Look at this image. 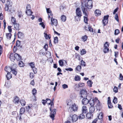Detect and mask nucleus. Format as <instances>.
Returning <instances> with one entry per match:
<instances>
[{
    "label": "nucleus",
    "instance_id": "nucleus-31",
    "mask_svg": "<svg viewBox=\"0 0 123 123\" xmlns=\"http://www.w3.org/2000/svg\"><path fill=\"white\" fill-rule=\"evenodd\" d=\"M25 111V108L23 107L21 108L20 110V113L21 114H23L24 113Z\"/></svg>",
    "mask_w": 123,
    "mask_h": 123
},
{
    "label": "nucleus",
    "instance_id": "nucleus-32",
    "mask_svg": "<svg viewBox=\"0 0 123 123\" xmlns=\"http://www.w3.org/2000/svg\"><path fill=\"white\" fill-rule=\"evenodd\" d=\"M87 83L88 85L90 86L91 87L92 86V85L93 84V82L91 80H89L87 81Z\"/></svg>",
    "mask_w": 123,
    "mask_h": 123
},
{
    "label": "nucleus",
    "instance_id": "nucleus-26",
    "mask_svg": "<svg viewBox=\"0 0 123 123\" xmlns=\"http://www.w3.org/2000/svg\"><path fill=\"white\" fill-rule=\"evenodd\" d=\"M98 102V103H97V104L96 105V108L97 110H98L99 111H100L101 108V106L100 104L99 103V102Z\"/></svg>",
    "mask_w": 123,
    "mask_h": 123
},
{
    "label": "nucleus",
    "instance_id": "nucleus-4",
    "mask_svg": "<svg viewBox=\"0 0 123 123\" xmlns=\"http://www.w3.org/2000/svg\"><path fill=\"white\" fill-rule=\"evenodd\" d=\"M16 65L14 64L12 67L11 70V72L15 75H16L17 74V71L16 69Z\"/></svg>",
    "mask_w": 123,
    "mask_h": 123
},
{
    "label": "nucleus",
    "instance_id": "nucleus-49",
    "mask_svg": "<svg viewBox=\"0 0 123 123\" xmlns=\"http://www.w3.org/2000/svg\"><path fill=\"white\" fill-rule=\"evenodd\" d=\"M103 22L104 25H105L107 23L108 21V20H102Z\"/></svg>",
    "mask_w": 123,
    "mask_h": 123
},
{
    "label": "nucleus",
    "instance_id": "nucleus-57",
    "mask_svg": "<svg viewBox=\"0 0 123 123\" xmlns=\"http://www.w3.org/2000/svg\"><path fill=\"white\" fill-rule=\"evenodd\" d=\"M32 69L34 73L35 74H36L37 72V68L34 67L33 68H32Z\"/></svg>",
    "mask_w": 123,
    "mask_h": 123
},
{
    "label": "nucleus",
    "instance_id": "nucleus-43",
    "mask_svg": "<svg viewBox=\"0 0 123 123\" xmlns=\"http://www.w3.org/2000/svg\"><path fill=\"white\" fill-rule=\"evenodd\" d=\"M113 102L115 104L117 103V98L116 97H114Z\"/></svg>",
    "mask_w": 123,
    "mask_h": 123
},
{
    "label": "nucleus",
    "instance_id": "nucleus-2",
    "mask_svg": "<svg viewBox=\"0 0 123 123\" xmlns=\"http://www.w3.org/2000/svg\"><path fill=\"white\" fill-rule=\"evenodd\" d=\"M99 100L97 98H95L94 99L91 98L89 101V103L91 106H93L96 102H98Z\"/></svg>",
    "mask_w": 123,
    "mask_h": 123
},
{
    "label": "nucleus",
    "instance_id": "nucleus-37",
    "mask_svg": "<svg viewBox=\"0 0 123 123\" xmlns=\"http://www.w3.org/2000/svg\"><path fill=\"white\" fill-rule=\"evenodd\" d=\"M109 44L108 43V42H106L104 44V48H107L109 47Z\"/></svg>",
    "mask_w": 123,
    "mask_h": 123
},
{
    "label": "nucleus",
    "instance_id": "nucleus-5",
    "mask_svg": "<svg viewBox=\"0 0 123 123\" xmlns=\"http://www.w3.org/2000/svg\"><path fill=\"white\" fill-rule=\"evenodd\" d=\"M51 25H53L56 26L57 24V19H54L53 17H51Z\"/></svg>",
    "mask_w": 123,
    "mask_h": 123
},
{
    "label": "nucleus",
    "instance_id": "nucleus-56",
    "mask_svg": "<svg viewBox=\"0 0 123 123\" xmlns=\"http://www.w3.org/2000/svg\"><path fill=\"white\" fill-rule=\"evenodd\" d=\"M22 114L20 113L19 115L17 116V118L19 119L20 120H21L22 119V118L21 117Z\"/></svg>",
    "mask_w": 123,
    "mask_h": 123
},
{
    "label": "nucleus",
    "instance_id": "nucleus-62",
    "mask_svg": "<svg viewBox=\"0 0 123 123\" xmlns=\"http://www.w3.org/2000/svg\"><path fill=\"white\" fill-rule=\"evenodd\" d=\"M62 87L64 89H65L68 87V86L66 84H64L62 85Z\"/></svg>",
    "mask_w": 123,
    "mask_h": 123
},
{
    "label": "nucleus",
    "instance_id": "nucleus-59",
    "mask_svg": "<svg viewBox=\"0 0 123 123\" xmlns=\"http://www.w3.org/2000/svg\"><path fill=\"white\" fill-rule=\"evenodd\" d=\"M109 17V16L108 15L105 16L104 17L103 20H108V18Z\"/></svg>",
    "mask_w": 123,
    "mask_h": 123
},
{
    "label": "nucleus",
    "instance_id": "nucleus-17",
    "mask_svg": "<svg viewBox=\"0 0 123 123\" xmlns=\"http://www.w3.org/2000/svg\"><path fill=\"white\" fill-rule=\"evenodd\" d=\"M86 116L88 119H90L92 117L93 115L92 113L89 112L86 114Z\"/></svg>",
    "mask_w": 123,
    "mask_h": 123
},
{
    "label": "nucleus",
    "instance_id": "nucleus-21",
    "mask_svg": "<svg viewBox=\"0 0 123 123\" xmlns=\"http://www.w3.org/2000/svg\"><path fill=\"white\" fill-rule=\"evenodd\" d=\"M11 23L13 25L16 23V19L13 17H12Z\"/></svg>",
    "mask_w": 123,
    "mask_h": 123
},
{
    "label": "nucleus",
    "instance_id": "nucleus-30",
    "mask_svg": "<svg viewBox=\"0 0 123 123\" xmlns=\"http://www.w3.org/2000/svg\"><path fill=\"white\" fill-rule=\"evenodd\" d=\"M20 103L22 106H24L25 105V102L24 100H20Z\"/></svg>",
    "mask_w": 123,
    "mask_h": 123
},
{
    "label": "nucleus",
    "instance_id": "nucleus-12",
    "mask_svg": "<svg viewBox=\"0 0 123 123\" xmlns=\"http://www.w3.org/2000/svg\"><path fill=\"white\" fill-rule=\"evenodd\" d=\"M14 57L15 59H16L17 60H19L21 59V56L16 53L14 54Z\"/></svg>",
    "mask_w": 123,
    "mask_h": 123
},
{
    "label": "nucleus",
    "instance_id": "nucleus-50",
    "mask_svg": "<svg viewBox=\"0 0 123 123\" xmlns=\"http://www.w3.org/2000/svg\"><path fill=\"white\" fill-rule=\"evenodd\" d=\"M58 38L57 37H56L54 38V43H56L58 42Z\"/></svg>",
    "mask_w": 123,
    "mask_h": 123
},
{
    "label": "nucleus",
    "instance_id": "nucleus-33",
    "mask_svg": "<svg viewBox=\"0 0 123 123\" xmlns=\"http://www.w3.org/2000/svg\"><path fill=\"white\" fill-rule=\"evenodd\" d=\"M66 17L64 15H62L61 17V19L62 21L65 22L66 20Z\"/></svg>",
    "mask_w": 123,
    "mask_h": 123
},
{
    "label": "nucleus",
    "instance_id": "nucleus-48",
    "mask_svg": "<svg viewBox=\"0 0 123 123\" xmlns=\"http://www.w3.org/2000/svg\"><path fill=\"white\" fill-rule=\"evenodd\" d=\"M32 93L35 96L36 95L37 91L35 89H34L32 91Z\"/></svg>",
    "mask_w": 123,
    "mask_h": 123
},
{
    "label": "nucleus",
    "instance_id": "nucleus-27",
    "mask_svg": "<svg viewBox=\"0 0 123 123\" xmlns=\"http://www.w3.org/2000/svg\"><path fill=\"white\" fill-rule=\"evenodd\" d=\"M88 37L86 35L82 36V40L84 42L86 41Z\"/></svg>",
    "mask_w": 123,
    "mask_h": 123
},
{
    "label": "nucleus",
    "instance_id": "nucleus-60",
    "mask_svg": "<svg viewBox=\"0 0 123 123\" xmlns=\"http://www.w3.org/2000/svg\"><path fill=\"white\" fill-rule=\"evenodd\" d=\"M84 21L87 24V19L86 17L85 16L84 17Z\"/></svg>",
    "mask_w": 123,
    "mask_h": 123
},
{
    "label": "nucleus",
    "instance_id": "nucleus-15",
    "mask_svg": "<svg viewBox=\"0 0 123 123\" xmlns=\"http://www.w3.org/2000/svg\"><path fill=\"white\" fill-rule=\"evenodd\" d=\"M101 12L99 10H96L95 12V13L96 16H98L101 14Z\"/></svg>",
    "mask_w": 123,
    "mask_h": 123
},
{
    "label": "nucleus",
    "instance_id": "nucleus-25",
    "mask_svg": "<svg viewBox=\"0 0 123 123\" xmlns=\"http://www.w3.org/2000/svg\"><path fill=\"white\" fill-rule=\"evenodd\" d=\"M84 114V113H83L82 112V113L80 115L79 117V119H82L85 118V115Z\"/></svg>",
    "mask_w": 123,
    "mask_h": 123
},
{
    "label": "nucleus",
    "instance_id": "nucleus-42",
    "mask_svg": "<svg viewBox=\"0 0 123 123\" xmlns=\"http://www.w3.org/2000/svg\"><path fill=\"white\" fill-rule=\"evenodd\" d=\"M81 54L82 55L86 54V51L85 49H82L81 51Z\"/></svg>",
    "mask_w": 123,
    "mask_h": 123
},
{
    "label": "nucleus",
    "instance_id": "nucleus-44",
    "mask_svg": "<svg viewBox=\"0 0 123 123\" xmlns=\"http://www.w3.org/2000/svg\"><path fill=\"white\" fill-rule=\"evenodd\" d=\"M29 65L32 68H33L35 67V63L33 62H31L29 63Z\"/></svg>",
    "mask_w": 123,
    "mask_h": 123
},
{
    "label": "nucleus",
    "instance_id": "nucleus-38",
    "mask_svg": "<svg viewBox=\"0 0 123 123\" xmlns=\"http://www.w3.org/2000/svg\"><path fill=\"white\" fill-rule=\"evenodd\" d=\"M113 92L115 93H117L118 92V88L116 86H114L113 89Z\"/></svg>",
    "mask_w": 123,
    "mask_h": 123
},
{
    "label": "nucleus",
    "instance_id": "nucleus-35",
    "mask_svg": "<svg viewBox=\"0 0 123 123\" xmlns=\"http://www.w3.org/2000/svg\"><path fill=\"white\" fill-rule=\"evenodd\" d=\"M103 51V52L105 53H108L109 52V49L108 48H104Z\"/></svg>",
    "mask_w": 123,
    "mask_h": 123
},
{
    "label": "nucleus",
    "instance_id": "nucleus-11",
    "mask_svg": "<svg viewBox=\"0 0 123 123\" xmlns=\"http://www.w3.org/2000/svg\"><path fill=\"white\" fill-rule=\"evenodd\" d=\"M16 46L17 47V49H20L22 48V46L21 43H20V42L19 40H17L16 43Z\"/></svg>",
    "mask_w": 123,
    "mask_h": 123
},
{
    "label": "nucleus",
    "instance_id": "nucleus-40",
    "mask_svg": "<svg viewBox=\"0 0 123 123\" xmlns=\"http://www.w3.org/2000/svg\"><path fill=\"white\" fill-rule=\"evenodd\" d=\"M81 16H78L76 15L75 17V20L78 21L80 20Z\"/></svg>",
    "mask_w": 123,
    "mask_h": 123
},
{
    "label": "nucleus",
    "instance_id": "nucleus-47",
    "mask_svg": "<svg viewBox=\"0 0 123 123\" xmlns=\"http://www.w3.org/2000/svg\"><path fill=\"white\" fill-rule=\"evenodd\" d=\"M26 10H31V5L29 4H27V5L26 7Z\"/></svg>",
    "mask_w": 123,
    "mask_h": 123
},
{
    "label": "nucleus",
    "instance_id": "nucleus-39",
    "mask_svg": "<svg viewBox=\"0 0 123 123\" xmlns=\"http://www.w3.org/2000/svg\"><path fill=\"white\" fill-rule=\"evenodd\" d=\"M63 60H60L59 61V65L61 66L63 65Z\"/></svg>",
    "mask_w": 123,
    "mask_h": 123
},
{
    "label": "nucleus",
    "instance_id": "nucleus-1",
    "mask_svg": "<svg viewBox=\"0 0 123 123\" xmlns=\"http://www.w3.org/2000/svg\"><path fill=\"white\" fill-rule=\"evenodd\" d=\"M92 6V0H88L87 4H86L85 3H82L81 10L83 11V14L85 16H87V8L91 9Z\"/></svg>",
    "mask_w": 123,
    "mask_h": 123
},
{
    "label": "nucleus",
    "instance_id": "nucleus-3",
    "mask_svg": "<svg viewBox=\"0 0 123 123\" xmlns=\"http://www.w3.org/2000/svg\"><path fill=\"white\" fill-rule=\"evenodd\" d=\"M87 91L86 90H82L80 91V97L83 98L87 97Z\"/></svg>",
    "mask_w": 123,
    "mask_h": 123
},
{
    "label": "nucleus",
    "instance_id": "nucleus-10",
    "mask_svg": "<svg viewBox=\"0 0 123 123\" xmlns=\"http://www.w3.org/2000/svg\"><path fill=\"white\" fill-rule=\"evenodd\" d=\"M9 57L12 61H13L15 60L14 54L13 53H10L9 55Z\"/></svg>",
    "mask_w": 123,
    "mask_h": 123
},
{
    "label": "nucleus",
    "instance_id": "nucleus-52",
    "mask_svg": "<svg viewBox=\"0 0 123 123\" xmlns=\"http://www.w3.org/2000/svg\"><path fill=\"white\" fill-rule=\"evenodd\" d=\"M81 68V66L80 65H78L76 68V69L77 71H80Z\"/></svg>",
    "mask_w": 123,
    "mask_h": 123
},
{
    "label": "nucleus",
    "instance_id": "nucleus-13",
    "mask_svg": "<svg viewBox=\"0 0 123 123\" xmlns=\"http://www.w3.org/2000/svg\"><path fill=\"white\" fill-rule=\"evenodd\" d=\"M87 111V108L85 106H83L82 108V112L84 114H86Z\"/></svg>",
    "mask_w": 123,
    "mask_h": 123
},
{
    "label": "nucleus",
    "instance_id": "nucleus-28",
    "mask_svg": "<svg viewBox=\"0 0 123 123\" xmlns=\"http://www.w3.org/2000/svg\"><path fill=\"white\" fill-rule=\"evenodd\" d=\"M26 13L28 15H31L33 12H31V10H26Z\"/></svg>",
    "mask_w": 123,
    "mask_h": 123
},
{
    "label": "nucleus",
    "instance_id": "nucleus-8",
    "mask_svg": "<svg viewBox=\"0 0 123 123\" xmlns=\"http://www.w3.org/2000/svg\"><path fill=\"white\" fill-rule=\"evenodd\" d=\"M82 100V103L83 105H86L88 103L89 100L87 98L85 97Z\"/></svg>",
    "mask_w": 123,
    "mask_h": 123
},
{
    "label": "nucleus",
    "instance_id": "nucleus-24",
    "mask_svg": "<svg viewBox=\"0 0 123 123\" xmlns=\"http://www.w3.org/2000/svg\"><path fill=\"white\" fill-rule=\"evenodd\" d=\"M67 105H73L72 101L70 99L68 100L67 101Z\"/></svg>",
    "mask_w": 123,
    "mask_h": 123
},
{
    "label": "nucleus",
    "instance_id": "nucleus-16",
    "mask_svg": "<svg viewBox=\"0 0 123 123\" xmlns=\"http://www.w3.org/2000/svg\"><path fill=\"white\" fill-rule=\"evenodd\" d=\"M95 109L94 106H91L90 107L89 109V112L92 114V113L94 112Z\"/></svg>",
    "mask_w": 123,
    "mask_h": 123
},
{
    "label": "nucleus",
    "instance_id": "nucleus-63",
    "mask_svg": "<svg viewBox=\"0 0 123 123\" xmlns=\"http://www.w3.org/2000/svg\"><path fill=\"white\" fill-rule=\"evenodd\" d=\"M39 25H41L42 27H43V28L44 29L45 27V25H44L43 22H42L41 23H40L39 24Z\"/></svg>",
    "mask_w": 123,
    "mask_h": 123
},
{
    "label": "nucleus",
    "instance_id": "nucleus-9",
    "mask_svg": "<svg viewBox=\"0 0 123 123\" xmlns=\"http://www.w3.org/2000/svg\"><path fill=\"white\" fill-rule=\"evenodd\" d=\"M76 15L79 16H82V13L81 12L80 8H77L76 10Z\"/></svg>",
    "mask_w": 123,
    "mask_h": 123
},
{
    "label": "nucleus",
    "instance_id": "nucleus-23",
    "mask_svg": "<svg viewBox=\"0 0 123 123\" xmlns=\"http://www.w3.org/2000/svg\"><path fill=\"white\" fill-rule=\"evenodd\" d=\"M98 117L99 119L102 120L103 117V114L102 112H101L99 114V115L98 116Z\"/></svg>",
    "mask_w": 123,
    "mask_h": 123
},
{
    "label": "nucleus",
    "instance_id": "nucleus-22",
    "mask_svg": "<svg viewBox=\"0 0 123 123\" xmlns=\"http://www.w3.org/2000/svg\"><path fill=\"white\" fill-rule=\"evenodd\" d=\"M6 76L7 79L9 80L12 77V75L10 72L7 73Z\"/></svg>",
    "mask_w": 123,
    "mask_h": 123
},
{
    "label": "nucleus",
    "instance_id": "nucleus-54",
    "mask_svg": "<svg viewBox=\"0 0 123 123\" xmlns=\"http://www.w3.org/2000/svg\"><path fill=\"white\" fill-rule=\"evenodd\" d=\"M119 33V31L118 29L116 30L115 31V35H118Z\"/></svg>",
    "mask_w": 123,
    "mask_h": 123
},
{
    "label": "nucleus",
    "instance_id": "nucleus-45",
    "mask_svg": "<svg viewBox=\"0 0 123 123\" xmlns=\"http://www.w3.org/2000/svg\"><path fill=\"white\" fill-rule=\"evenodd\" d=\"M81 65L82 66H83L84 67H85L86 66V62L83 61V60H82L81 61Z\"/></svg>",
    "mask_w": 123,
    "mask_h": 123
},
{
    "label": "nucleus",
    "instance_id": "nucleus-34",
    "mask_svg": "<svg viewBox=\"0 0 123 123\" xmlns=\"http://www.w3.org/2000/svg\"><path fill=\"white\" fill-rule=\"evenodd\" d=\"M19 66L20 67H23L24 66V64L22 61H19L18 63Z\"/></svg>",
    "mask_w": 123,
    "mask_h": 123
},
{
    "label": "nucleus",
    "instance_id": "nucleus-58",
    "mask_svg": "<svg viewBox=\"0 0 123 123\" xmlns=\"http://www.w3.org/2000/svg\"><path fill=\"white\" fill-rule=\"evenodd\" d=\"M115 18L116 20H117V21L118 22L119 21L118 16L117 14H115Z\"/></svg>",
    "mask_w": 123,
    "mask_h": 123
},
{
    "label": "nucleus",
    "instance_id": "nucleus-6",
    "mask_svg": "<svg viewBox=\"0 0 123 123\" xmlns=\"http://www.w3.org/2000/svg\"><path fill=\"white\" fill-rule=\"evenodd\" d=\"M56 112V110L54 109L51 111L50 115V117L52 118V120L54 119L55 117L54 115L55 114Z\"/></svg>",
    "mask_w": 123,
    "mask_h": 123
},
{
    "label": "nucleus",
    "instance_id": "nucleus-55",
    "mask_svg": "<svg viewBox=\"0 0 123 123\" xmlns=\"http://www.w3.org/2000/svg\"><path fill=\"white\" fill-rule=\"evenodd\" d=\"M39 53V54L40 55H44L45 54V53L44 52V51L43 50H40Z\"/></svg>",
    "mask_w": 123,
    "mask_h": 123
},
{
    "label": "nucleus",
    "instance_id": "nucleus-20",
    "mask_svg": "<svg viewBox=\"0 0 123 123\" xmlns=\"http://www.w3.org/2000/svg\"><path fill=\"white\" fill-rule=\"evenodd\" d=\"M14 28L16 30H19V25L18 24L16 23L14 24Z\"/></svg>",
    "mask_w": 123,
    "mask_h": 123
},
{
    "label": "nucleus",
    "instance_id": "nucleus-64",
    "mask_svg": "<svg viewBox=\"0 0 123 123\" xmlns=\"http://www.w3.org/2000/svg\"><path fill=\"white\" fill-rule=\"evenodd\" d=\"M119 79L121 80H123V76L121 74H120Z\"/></svg>",
    "mask_w": 123,
    "mask_h": 123
},
{
    "label": "nucleus",
    "instance_id": "nucleus-19",
    "mask_svg": "<svg viewBox=\"0 0 123 123\" xmlns=\"http://www.w3.org/2000/svg\"><path fill=\"white\" fill-rule=\"evenodd\" d=\"M18 37L19 38H22L24 37V34L20 31L18 33Z\"/></svg>",
    "mask_w": 123,
    "mask_h": 123
},
{
    "label": "nucleus",
    "instance_id": "nucleus-36",
    "mask_svg": "<svg viewBox=\"0 0 123 123\" xmlns=\"http://www.w3.org/2000/svg\"><path fill=\"white\" fill-rule=\"evenodd\" d=\"M74 80L76 81H80V78L79 76L77 75L74 78Z\"/></svg>",
    "mask_w": 123,
    "mask_h": 123
},
{
    "label": "nucleus",
    "instance_id": "nucleus-61",
    "mask_svg": "<svg viewBox=\"0 0 123 123\" xmlns=\"http://www.w3.org/2000/svg\"><path fill=\"white\" fill-rule=\"evenodd\" d=\"M88 29H86L87 30H88L90 31V32H92L93 31V29L91 27H89L88 28Z\"/></svg>",
    "mask_w": 123,
    "mask_h": 123
},
{
    "label": "nucleus",
    "instance_id": "nucleus-29",
    "mask_svg": "<svg viewBox=\"0 0 123 123\" xmlns=\"http://www.w3.org/2000/svg\"><path fill=\"white\" fill-rule=\"evenodd\" d=\"M12 34L10 33H7L6 34V36L7 39H10L11 38Z\"/></svg>",
    "mask_w": 123,
    "mask_h": 123
},
{
    "label": "nucleus",
    "instance_id": "nucleus-51",
    "mask_svg": "<svg viewBox=\"0 0 123 123\" xmlns=\"http://www.w3.org/2000/svg\"><path fill=\"white\" fill-rule=\"evenodd\" d=\"M85 86V84L83 83H79L78 84L79 87H82Z\"/></svg>",
    "mask_w": 123,
    "mask_h": 123
},
{
    "label": "nucleus",
    "instance_id": "nucleus-7",
    "mask_svg": "<svg viewBox=\"0 0 123 123\" xmlns=\"http://www.w3.org/2000/svg\"><path fill=\"white\" fill-rule=\"evenodd\" d=\"M71 108L73 111H76L77 110L78 106L74 104L73 105H72L71 107Z\"/></svg>",
    "mask_w": 123,
    "mask_h": 123
},
{
    "label": "nucleus",
    "instance_id": "nucleus-53",
    "mask_svg": "<svg viewBox=\"0 0 123 123\" xmlns=\"http://www.w3.org/2000/svg\"><path fill=\"white\" fill-rule=\"evenodd\" d=\"M47 103L49 104V105H50V103H51V100L48 98L46 99Z\"/></svg>",
    "mask_w": 123,
    "mask_h": 123
},
{
    "label": "nucleus",
    "instance_id": "nucleus-46",
    "mask_svg": "<svg viewBox=\"0 0 123 123\" xmlns=\"http://www.w3.org/2000/svg\"><path fill=\"white\" fill-rule=\"evenodd\" d=\"M44 37H45V39H50V37H49V35H48L47 34L45 33H44Z\"/></svg>",
    "mask_w": 123,
    "mask_h": 123
},
{
    "label": "nucleus",
    "instance_id": "nucleus-18",
    "mask_svg": "<svg viewBox=\"0 0 123 123\" xmlns=\"http://www.w3.org/2000/svg\"><path fill=\"white\" fill-rule=\"evenodd\" d=\"M13 101L15 104L18 103L19 101V98L17 96H15Z\"/></svg>",
    "mask_w": 123,
    "mask_h": 123
},
{
    "label": "nucleus",
    "instance_id": "nucleus-14",
    "mask_svg": "<svg viewBox=\"0 0 123 123\" xmlns=\"http://www.w3.org/2000/svg\"><path fill=\"white\" fill-rule=\"evenodd\" d=\"M11 68L12 67H6L5 68V70L7 73H10L11 72Z\"/></svg>",
    "mask_w": 123,
    "mask_h": 123
},
{
    "label": "nucleus",
    "instance_id": "nucleus-41",
    "mask_svg": "<svg viewBox=\"0 0 123 123\" xmlns=\"http://www.w3.org/2000/svg\"><path fill=\"white\" fill-rule=\"evenodd\" d=\"M5 5H6L7 6H9V7L11 6H12V5L10 2V1L8 0H7L6 3L5 4Z\"/></svg>",
    "mask_w": 123,
    "mask_h": 123
}]
</instances>
